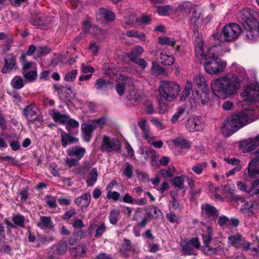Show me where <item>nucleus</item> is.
I'll list each match as a JSON object with an SVG mask.
<instances>
[{"label":"nucleus","mask_w":259,"mask_h":259,"mask_svg":"<svg viewBox=\"0 0 259 259\" xmlns=\"http://www.w3.org/2000/svg\"><path fill=\"white\" fill-rule=\"evenodd\" d=\"M231 70L238 75L227 73L211 82L213 93L219 98L225 99L235 95L241 88L242 81L246 76L245 69L236 62L232 63Z\"/></svg>","instance_id":"1"},{"label":"nucleus","mask_w":259,"mask_h":259,"mask_svg":"<svg viewBox=\"0 0 259 259\" xmlns=\"http://www.w3.org/2000/svg\"><path fill=\"white\" fill-rule=\"evenodd\" d=\"M250 113L247 108L226 118L221 126V132L224 136L228 137L253 121Z\"/></svg>","instance_id":"2"},{"label":"nucleus","mask_w":259,"mask_h":259,"mask_svg":"<svg viewBox=\"0 0 259 259\" xmlns=\"http://www.w3.org/2000/svg\"><path fill=\"white\" fill-rule=\"evenodd\" d=\"M217 47L210 49L208 56L205 58L203 66L205 71L210 75H217L223 72L227 66L226 62L218 57Z\"/></svg>","instance_id":"3"},{"label":"nucleus","mask_w":259,"mask_h":259,"mask_svg":"<svg viewBox=\"0 0 259 259\" xmlns=\"http://www.w3.org/2000/svg\"><path fill=\"white\" fill-rule=\"evenodd\" d=\"M180 92V86L173 81H161L158 87V97L161 100L172 101Z\"/></svg>","instance_id":"4"},{"label":"nucleus","mask_w":259,"mask_h":259,"mask_svg":"<svg viewBox=\"0 0 259 259\" xmlns=\"http://www.w3.org/2000/svg\"><path fill=\"white\" fill-rule=\"evenodd\" d=\"M241 33L240 27L235 23H230L224 26L221 33L214 34V37L222 42H230L236 40Z\"/></svg>","instance_id":"5"},{"label":"nucleus","mask_w":259,"mask_h":259,"mask_svg":"<svg viewBox=\"0 0 259 259\" xmlns=\"http://www.w3.org/2000/svg\"><path fill=\"white\" fill-rule=\"evenodd\" d=\"M236 202L241 204L240 210L246 215L252 216L259 209V200H247L244 197H238L235 198Z\"/></svg>","instance_id":"6"},{"label":"nucleus","mask_w":259,"mask_h":259,"mask_svg":"<svg viewBox=\"0 0 259 259\" xmlns=\"http://www.w3.org/2000/svg\"><path fill=\"white\" fill-rule=\"evenodd\" d=\"M39 113L38 109L34 104L27 106L23 110V114L29 124H34L37 127H39L43 121L42 116Z\"/></svg>","instance_id":"7"},{"label":"nucleus","mask_w":259,"mask_h":259,"mask_svg":"<svg viewBox=\"0 0 259 259\" xmlns=\"http://www.w3.org/2000/svg\"><path fill=\"white\" fill-rule=\"evenodd\" d=\"M244 101L251 103L259 101V84L257 82L251 83L246 86L241 94Z\"/></svg>","instance_id":"8"},{"label":"nucleus","mask_w":259,"mask_h":259,"mask_svg":"<svg viewBox=\"0 0 259 259\" xmlns=\"http://www.w3.org/2000/svg\"><path fill=\"white\" fill-rule=\"evenodd\" d=\"M104 118H100L93 120L91 123H83L81 125L83 140L89 142L91 140L93 132L98 127H101L105 123Z\"/></svg>","instance_id":"9"},{"label":"nucleus","mask_w":259,"mask_h":259,"mask_svg":"<svg viewBox=\"0 0 259 259\" xmlns=\"http://www.w3.org/2000/svg\"><path fill=\"white\" fill-rule=\"evenodd\" d=\"M247 30L245 38L251 41L259 36V22L254 18L242 24Z\"/></svg>","instance_id":"10"},{"label":"nucleus","mask_w":259,"mask_h":259,"mask_svg":"<svg viewBox=\"0 0 259 259\" xmlns=\"http://www.w3.org/2000/svg\"><path fill=\"white\" fill-rule=\"evenodd\" d=\"M212 229L210 226H204L203 228L202 237L205 246L203 250L207 255H212L217 253L218 249L217 247H211L209 246L212 238Z\"/></svg>","instance_id":"11"},{"label":"nucleus","mask_w":259,"mask_h":259,"mask_svg":"<svg viewBox=\"0 0 259 259\" xmlns=\"http://www.w3.org/2000/svg\"><path fill=\"white\" fill-rule=\"evenodd\" d=\"M228 243L235 247H241L243 249L247 250L250 249V243L244 240L242 235L237 233L230 235L228 237Z\"/></svg>","instance_id":"12"},{"label":"nucleus","mask_w":259,"mask_h":259,"mask_svg":"<svg viewBox=\"0 0 259 259\" xmlns=\"http://www.w3.org/2000/svg\"><path fill=\"white\" fill-rule=\"evenodd\" d=\"M194 44L196 57L200 60L205 59L208 56L210 49L207 52L205 51L202 38L201 37H196Z\"/></svg>","instance_id":"13"},{"label":"nucleus","mask_w":259,"mask_h":259,"mask_svg":"<svg viewBox=\"0 0 259 259\" xmlns=\"http://www.w3.org/2000/svg\"><path fill=\"white\" fill-rule=\"evenodd\" d=\"M17 69L15 57L13 54H8L5 58V64L2 69L3 73H10Z\"/></svg>","instance_id":"14"},{"label":"nucleus","mask_w":259,"mask_h":259,"mask_svg":"<svg viewBox=\"0 0 259 259\" xmlns=\"http://www.w3.org/2000/svg\"><path fill=\"white\" fill-rule=\"evenodd\" d=\"M209 100V91L208 88L198 89L195 92L194 103H200L206 105Z\"/></svg>","instance_id":"15"},{"label":"nucleus","mask_w":259,"mask_h":259,"mask_svg":"<svg viewBox=\"0 0 259 259\" xmlns=\"http://www.w3.org/2000/svg\"><path fill=\"white\" fill-rule=\"evenodd\" d=\"M186 127L191 132L200 131L202 129L201 118L197 116L190 117L187 120Z\"/></svg>","instance_id":"16"},{"label":"nucleus","mask_w":259,"mask_h":259,"mask_svg":"<svg viewBox=\"0 0 259 259\" xmlns=\"http://www.w3.org/2000/svg\"><path fill=\"white\" fill-rule=\"evenodd\" d=\"M258 16L256 12L248 8H243L238 14L242 24L254 18H257Z\"/></svg>","instance_id":"17"},{"label":"nucleus","mask_w":259,"mask_h":259,"mask_svg":"<svg viewBox=\"0 0 259 259\" xmlns=\"http://www.w3.org/2000/svg\"><path fill=\"white\" fill-rule=\"evenodd\" d=\"M256 156L252 158L247 167L248 175L250 177H255L259 175V154L255 152Z\"/></svg>","instance_id":"18"},{"label":"nucleus","mask_w":259,"mask_h":259,"mask_svg":"<svg viewBox=\"0 0 259 259\" xmlns=\"http://www.w3.org/2000/svg\"><path fill=\"white\" fill-rule=\"evenodd\" d=\"M126 99L130 102L133 106L138 105L141 101L142 94L135 88L131 89L126 96Z\"/></svg>","instance_id":"19"},{"label":"nucleus","mask_w":259,"mask_h":259,"mask_svg":"<svg viewBox=\"0 0 259 259\" xmlns=\"http://www.w3.org/2000/svg\"><path fill=\"white\" fill-rule=\"evenodd\" d=\"M112 82L111 81H106L102 78H100L97 79L95 82V89L102 94H105L107 90L108 89L110 86H112Z\"/></svg>","instance_id":"20"},{"label":"nucleus","mask_w":259,"mask_h":259,"mask_svg":"<svg viewBox=\"0 0 259 259\" xmlns=\"http://www.w3.org/2000/svg\"><path fill=\"white\" fill-rule=\"evenodd\" d=\"M66 153L69 156L75 157L77 160H80L83 157L85 153V149L83 147L73 146L68 148Z\"/></svg>","instance_id":"21"},{"label":"nucleus","mask_w":259,"mask_h":259,"mask_svg":"<svg viewBox=\"0 0 259 259\" xmlns=\"http://www.w3.org/2000/svg\"><path fill=\"white\" fill-rule=\"evenodd\" d=\"M193 82L197 87V90L208 88L205 76L201 73L194 76Z\"/></svg>","instance_id":"22"},{"label":"nucleus","mask_w":259,"mask_h":259,"mask_svg":"<svg viewBox=\"0 0 259 259\" xmlns=\"http://www.w3.org/2000/svg\"><path fill=\"white\" fill-rule=\"evenodd\" d=\"M203 19L201 14L199 11L193 10L190 18V23L194 28H197L201 26Z\"/></svg>","instance_id":"23"},{"label":"nucleus","mask_w":259,"mask_h":259,"mask_svg":"<svg viewBox=\"0 0 259 259\" xmlns=\"http://www.w3.org/2000/svg\"><path fill=\"white\" fill-rule=\"evenodd\" d=\"M138 124L142 132L143 137L147 140L150 139L151 138V135L147 120L144 118L139 120Z\"/></svg>","instance_id":"24"},{"label":"nucleus","mask_w":259,"mask_h":259,"mask_svg":"<svg viewBox=\"0 0 259 259\" xmlns=\"http://www.w3.org/2000/svg\"><path fill=\"white\" fill-rule=\"evenodd\" d=\"M203 213L209 217L214 218L219 215V211L213 206L208 204H204L201 206Z\"/></svg>","instance_id":"25"},{"label":"nucleus","mask_w":259,"mask_h":259,"mask_svg":"<svg viewBox=\"0 0 259 259\" xmlns=\"http://www.w3.org/2000/svg\"><path fill=\"white\" fill-rule=\"evenodd\" d=\"M91 202V195L89 193H86L81 196L76 198L74 202L77 205L81 207H87Z\"/></svg>","instance_id":"26"},{"label":"nucleus","mask_w":259,"mask_h":259,"mask_svg":"<svg viewBox=\"0 0 259 259\" xmlns=\"http://www.w3.org/2000/svg\"><path fill=\"white\" fill-rule=\"evenodd\" d=\"M67 248V244L65 242H60L53 246L51 249L54 253L53 256L63 255L65 253Z\"/></svg>","instance_id":"27"},{"label":"nucleus","mask_w":259,"mask_h":259,"mask_svg":"<svg viewBox=\"0 0 259 259\" xmlns=\"http://www.w3.org/2000/svg\"><path fill=\"white\" fill-rule=\"evenodd\" d=\"M101 150L103 152H110L113 150V142L108 137H103Z\"/></svg>","instance_id":"28"},{"label":"nucleus","mask_w":259,"mask_h":259,"mask_svg":"<svg viewBox=\"0 0 259 259\" xmlns=\"http://www.w3.org/2000/svg\"><path fill=\"white\" fill-rule=\"evenodd\" d=\"M96 17L98 20L104 19L107 21H112L113 18L112 13L104 8L99 10L96 14Z\"/></svg>","instance_id":"29"},{"label":"nucleus","mask_w":259,"mask_h":259,"mask_svg":"<svg viewBox=\"0 0 259 259\" xmlns=\"http://www.w3.org/2000/svg\"><path fill=\"white\" fill-rule=\"evenodd\" d=\"M171 142L176 146L181 147L182 149H189L191 147L190 143L182 137H177L172 140Z\"/></svg>","instance_id":"30"},{"label":"nucleus","mask_w":259,"mask_h":259,"mask_svg":"<svg viewBox=\"0 0 259 259\" xmlns=\"http://www.w3.org/2000/svg\"><path fill=\"white\" fill-rule=\"evenodd\" d=\"M61 143L64 147H66L68 144L77 142L78 139L74 137L70 136L65 132L61 133Z\"/></svg>","instance_id":"31"},{"label":"nucleus","mask_w":259,"mask_h":259,"mask_svg":"<svg viewBox=\"0 0 259 259\" xmlns=\"http://www.w3.org/2000/svg\"><path fill=\"white\" fill-rule=\"evenodd\" d=\"M63 124L65 125L66 129L70 134L73 133L71 131L72 129L77 130L79 125V122L77 120L70 118L69 116L67 117L65 122Z\"/></svg>","instance_id":"32"},{"label":"nucleus","mask_w":259,"mask_h":259,"mask_svg":"<svg viewBox=\"0 0 259 259\" xmlns=\"http://www.w3.org/2000/svg\"><path fill=\"white\" fill-rule=\"evenodd\" d=\"M159 61L164 65H170L174 62V58L167 54L165 52L162 51L160 54Z\"/></svg>","instance_id":"33"},{"label":"nucleus","mask_w":259,"mask_h":259,"mask_svg":"<svg viewBox=\"0 0 259 259\" xmlns=\"http://www.w3.org/2000/svg\"><path fill=\"white\" fill-rule=\"evenodd\" d=\"M37 226L45 230L52 228L53 225L50 217L43 216L40 217V221L37 223Z\"/></svg>","instance_id":"34"},{"label":"nucleus","mask_w":259,"mask_h":259,"mask_svg":"<svg viewBox=\"0 0 259 259\" xmlns=\"http://www.w3.org/2000/svg\"><path fill=\"white\" fill-rule=\"evenodd\" d=\"M52 116L55 122L63 124L68 115L61 114L58 110L54 109L52 110Z\"/></svg>","instance_id":"35"},{"label":"nucleus","mask_w":259,"mask_h":259,"mask_svg":"<svg viewBox=\"0 0 259 259\" xmlns=\"http://www.w3.org/2000/svg\"><path fill=\"white\" fill-rule=\"evenodd\" d=\"M122 174L128 179L132 178L134 176V167L128 162L124 163L121 168Z\"/></svg>","instance_id":"36"},{"label":"nucleus","mask_w":259,"mask_h":259,"mask_svg":"<svg viewBox=\"0 0 259 259\" xmlns=\"http://www.w3.org/2000/svg\"><path fill=\"white\" fill-rule=\"evenodd\" d=\"M84 236V232L82 230L74 232L72 235L68 239V243L73 245L80 240Z\"/></svg>","instance_id":"37"},{"label":"nucleus","mask_w":259,"mask_h":259,"mask_svg":"<svg viewBox=\"0 0 259 259\" xmlns=\"http://www.w3.org/2000/svg\"><path fill=\"white\" fill-rule=\"evenodd\" d=\"M143 52V48L141 46L137 45L135 46L130 53L127 54V56L131 61L138 58L137 57L140 56Z\"/></svg>","instance_id":"38"},{"label":"nucleus","mask_w":259,"mask_h":259,"mask_svg":"<svg viewBox=\"0 0 259 259\" xmlns=\"http://www.w3.org/2000/svg\"><path fill=\"white\" fill-rule=\"evenodd\" d=\"M259 146V135L254 138H249L245 145L247 151H251Z\"/></svg>","instance_id":"39"},{"label":"nucleus","mask_w":259,"mask_h":259,"mask_svg":"<svg viewBox=\"0 0 259 259\" xmlns=\"http://www.w3.org/2000/svg\"><path fill=\"white\" fill-rule=\"evenodd\" d=\"M151 21L150 17L147 16H142L139 18H136L135 20H132L127 22V23H131L134 25H142L149 24Z\"/></svg>","instance_id":"40"},{"label":"nucleus","mask_w":259,"mask_h":259,"mask_svg":"<svg viewBox=\"0 0 259 259\" xmlns=\"http://www.w3.org/2000/svg\"><path fill=\"white\" fill-rule=\"evenodd\" d=\"M98 175L96 168H93L88 177L86 182L88 186H93L96 182Z\"/></svg>","instance_id":"41"},{"label":"nucleus","mask_w":259,"mask_h":259,"mask_svg":"<svg viewBox=\"0 0 259 259\" xmlns=\"http://www.w3.org/2000/svg\"><path fill=\"white\" fill-rule=\"evenodd\" d=\"M192 92V82L191 80H187L185 89L180 96V100L184 101Z\"/></svg>","instance_id":"42"},{"label":"nucleus","mask_w":259,"mask_h":259,"mask_svg":"<svg viewBox=\"0 0 259 259\" xmlns=\"http://www.w3.org/2000/svg\"><path fill=\"white\" fill-rule=\"evenodd\" d=\"M133 247L131 245V241L129 240L124 239L121 248L122 254L127 256L133 251Z\"/></svg>","instance_id":"43"},{"label":"nucleus","mask_w":259,"mask_h":259,"mask_svg":"<svg viewBox=\"0 0 259 259\" xmlns=\"http://www.w3.org/2000/svg\"><path fill=\"white\" fill-rule=\"evenodd\" d=\"M182 251L185 255H192L194 254L195 249L188 242L183 241L181 243Z\"/></svg>","instance_id":"44"},{"label":"nucleus","mask_w":259,"mask_h":259,"mask_svg":"<svg viewBox=\"0 0 259 259\" xmlns=\"http://www.w3.org/2000/svg\"><path fill=\"white\" fill-rule=\"evenodd\" d=\"M11 84L14 89L16 90L21 89L24 85L23 79L19 76L14 77L11 80Z\"/></svg>","instance_id":"45"},{"label":"nucleus","mask_w":259,"mask_h":259,"mask_svg":"<svg viewBox=\"0 0 259 259\" xmlns=\"http://www.w3.org/2000/svg\"><path fill=\"white\" fill-rule=\"evenodd\" d=\"M186 178L185 175L175 178L172 180L173 185L180 189H184L185 188L184 181Z\"/></svg>","instance_id":"46"},{"label":"nucleus","mask_w":259,"mask_h":259,"mask_svg":"<svg viewBox=\"0 0 259 259\" xmlns=\"http://www.w3.org/2000/svg\"><path fill=\"white\" fill-rule=\"evenodd\" d=\"M249 192V195L252 196L259 194V179L252 182Z\"/></svg>","instance_id":"47"},{"label":"nucleus","mask_w":259,"mask_h":259,"mask_svg":"<svg viewBox=\"0 0 259 259\" xmlns=\"http://www.w3.org/2000/svg\"><path fill=\"white\" fill-rule=\"evenodd\" d=\"M207 163L205 162L197 163L192 167V170L197 175H200L203 170L206 168Z\"/></svg>","instance_id":"48"},{"label":"nucleus","mask_w":259,"mask_h":259,"mask_svg":"<svg viewBox=\"0 0 259 259\" xmlns=\"http://www.w3.org/2000/svg\"><path fill=\"white\" fill-rule=\"evenodd\" d=\"M172 7L170 5L159 6L157 8V13L161 16H167L171 12Z\"/></svg>","instance_id":"49"},{"label":"nucleus","mask_w":259,"mask_h":259,"mask_svg":"<svg viewBox=\"0 0 259 259\" xmlns=\"http://www.w3.org/2000/svg\"><path fill=\"white\" fill-rule=\"evenodd\" d=\"M57 91L60 97L63 98H67L72 93L70 88L63 86L58 87Z\"/></svg>","instance_id":"50"},{"label":"nucleus","mask_w":259,"mask_h":259,"mask_svg":"<svg viewBox=\"0 0 259 259\" xmlns=\"http://www.w3.org/2000/svg\"><path fill=\"white\" fill-rule=\"evenodd\" d=\"M158 41L160 44L162 45L174 46L176 44L174 38L166 36L158 37Z\"/></svg>","instance_id":"51"},{"label":"nucleus","mask_w":259,"mask_h":259,"mask_svg":"<svg viewBox=\"0 0 259 259\" xmlns=\"http://www.w3.org/2000/svg\"><path fill=\"white\" fill-rule=\"evenodd\" d=\"M161 213V211L155 206H150L147 209V214L150 218L158 217Z\"/></svg>","instance_id":"52"},{"label":"nucleus","mask_w":259,"mask_h":259,"mask_svg":"<svg viewBox=\"0 0 259 259\" xmlns=\"http://www.w3.org/2000/svg\"><path fill=\"white\" fill-rule=\"evenodd\" d=\"M83 31L85 34L90 31L91 32V33H94L93 30L95 29H97V28L94 26L92 25L91 24V22L89 20H87L83 21Z\"/></svg>","instance_id":"53"},{"label":"nucleus","mask_w":259,"mask_h":259,"mask_svg":"<svg viewBox=\"0 0 259 259\" xmlns=\"http://www.w3.org/2000/svg\"><path fill=\"white\" fill-rule=\"evenodd\" d=\"M22 74L25 78L30 82L34 81L37 75V71L34 70L25 71L22 72Z\"/></svg>","instance_id":"54"},{"label":"nucleus","mask_w":259,"mask_h":259,"mask_svg":"<svg viewBox=\"0 0 259 259\" xmlns=\"http://www.w3.org/2000/svg\"><path fill=\"white\" fill-rule=\"evenodd\" d=\"M175 170L174 167L162 169L159 171V174L164 178H171L174 176Z\"/></svg>","instance_id":"55"},{"label":"nucleus","mask_w":259,"mask_h":259,"mask_svg":"<svg viewBox=\"0 0 259 259\" xmlns=\"http://www.w3.org/2000/svg\"><path fill=\"white\" fill-rule=\"evenodd\" d=\"M13 221L15 225L20 227L24 228L25 227V218L20 214H17L13 218Z\"/></svg>","instance_id":"56"},{"label":"nucleus","mask_w":259,"mask_h":259,"mask_svg":"<svg viewBox=\"0 0 259 259\" xmlns=\"http://www.w3.org/2000/svg\"><path fill=\"white\" fill-rule=\"evenodd\" d=\"M185 108L184 107H179L177 109V111L172 115L171 118V122L175 123L178 121L179 118L184 113Z\"/></svg>","instance_id":"57"},{"label":"nucleus","mask_w":259,"mask_h":259,"mask_svg":"<svg viewBox=\"0 0 259 259\" xmlns=\"http://www.w3.org/2000/svg\"><path fill=\"white\" fill-rule=\"evenodd\" d=\"M46 203L51 208H56L57 207V197L51 195H47L45 198Z\"/></svg>","instance_id":"58"},{"label":"nucleus","mask_w":259,"mask_h":259,"mask_svg":"<svg viewBox=\"0 0 259 259\" xmlns=\"http://www.w3.org/2000/svg\"><path fill=\"white\" fill-rule=\"evenodd\" d=\"M103 70L106 75L112 77L113 75V66L112 64L108 63H104Z\"/></svg>","instance_id":"59"},{"label":"nucleus","mask_w":259,"mask_h":259,"mask_svg":"<svg viewBox=\"0 0 259 259\" xmlns=\"http://www.w3.org/2000/svg\"><path fill=\"white\" fill-rule=\"evenodd\" d=\"M91 168L90 164L85 162L82 165L77 168V172L81 176H84L86 172Z\"/></svg>","instance_id":"60"},{"label":"nucleus","mask_w":259,"mask_h":259,"mask_svg":"<svg viewBox=\"0 0 259 259\" xmlns=\"http://www.w3.org/2000/svg\"><path fill=\"white\" fill-rule=\"evenodd\" d=\"M236 185H237L238 189L239 191L249 194V188H248V186H247V185L246 183H245L242 181H239L237 182Z\"/></svg>","instance_id":"61"},{"label":"nucleus","mask_w":259,"mask_h":259,"mask_svg":"<svg viewBox=\"0 0 259 259\" xmlns=\"http://www.w3.org/2000/svg\"><path fill=\"white\" fill-rule=\"evenodd\" d=\"M50 49L47 47H38L36 49V55L38 57L47 55L50 52Z\"/></svg>","instance_id":"62"},{"label":"nucleus","mask_w":259,"mask_h":259,"mask_svg":"<svg viewBox=\"0 0 259 259\" xmlns=\"http://www.w3.org/2000/svg\"><path fill=\"white\" fill-rule=\"evenodd\" d=\"M136 172L140 181H142L143 182H148L149 181V176L146 172L138 169L136 170Z\"/></svg>","instance_id":"63"},{"label":"nucleus","mask_w":259,"mask_h":259,"mask_svg":"<svg viewBox=\"0 0 259 259\" xmlns=\"http://www.w3.org/2000/svg\"><path fill=\"white\" fill-rule=\"evenodd\" d=\"M251 115L253 118V121L259 118V105L256 106H252L249 108Z\"/></svg>","instance_id":"64"}]
</instances>
